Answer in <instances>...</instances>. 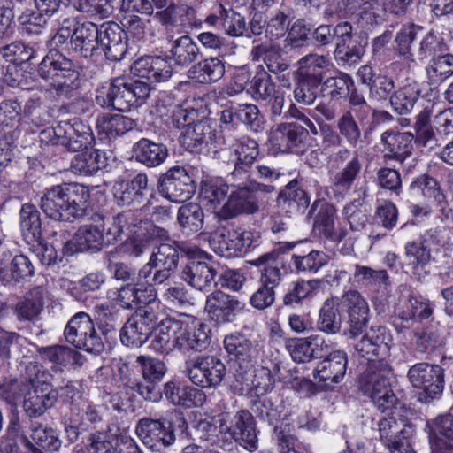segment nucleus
Returning a JSON list of instances; mask_svg holds the SVG:
<instances>
[{"instance_id": "obj_1", "label": "nucleus", "mask_w": 453, "mask_h": 453, "mask_svg": "<svg viewBox=\"0 0 453 453\" xmlns=\"http://www.w3.org/2000/svg\"><path fill=\"white\" fill-rule=\"evenodd\" d=\"M88 188L77 183H65L47 189L41 197V209L57 221H73L82 217L89 200Z\"/></svg>"}, {"instance_id": "obj_2", "label": "nucleus", "mask_w": 453, "mask_h": 453, "mask_svg": "<svg viewBox=\"0 0 453 453\" xmlns=\"http://www.w3.org/2000/svg\"><path fill=\"white\" fill-rule=\"evenodd\" d=\"M168 418L139 419L135 433L142 442L155 452H163L176 441V432L185 433L188 423L182 412L173 410Z\"/></svg>"}, {"instance_id": "obj_3", "label": "nucleus", "mask_w": 453, "mask_h": 453, "mask_svg": "<svg viewBox=\"0 0 453 453\" xmlns=\"http://www.w3.org/2000/svg\"><path fill=\"white\" fill-rule=\"evenodd\" d=\"M391 368L386 361L370 364L361 374L359 388L382 412L395 407L397 398L392 391L388 375Z\"/></svg>"}, {"instance_id": "obj_4", "label": "nucleus", "mask_w": 453, "mask_h": 453, "mask_svg": "<svg viewBox=\"0 0 453 453\" xmlns=\"http://www.w3.org/2000/svg\"><path fill=\"white\" fill-rule=\"evenodd\" d=\"M333 162L340 166L346 162L345 166L333 173L330 177L326 195L336 200H342L351 189L357 178L362 163L357 152H351L348 149H340L333 157Z\"/></svg>"}, {"instance_id": "obj_5", "label": "nucleus", "mask_w": 453, "mask_h": 453, "mask_svg": "<svg viewBox=\"0 0 453 453\" xmlns=\"http://www.w3.org/2000/svg\"><path fill=\"white\" fill-rule=\"evenodd\" d=\"M65 340L79 349L99 354L104 342L88 314L79 312L73 316L65 328Z\"/></svg>"}, {"instance_id": "obj_6", "label": "nucleus", "mask_w": 453, "mask_h": 453, "mask_svg": "<svg viewBox=\"0 0 453 453\" xmlns=\"http://www.w3.org/2000/svg\"><path fill=\"white\" fill-rule=\"evenodd\" d=\"M131 73L143 80H135L133 84L125 81L124 77L113 78L111 85H149V83L166 82L173 74V67L161 57L143 56L131 66Z\"/></svg>"}, {"instance_id": "obj_7", "label": "nucleus", "mask_w": 453, "mask_h": 453, "mask_svg": "<svg viewBox=\"0 0 453 453\" xmlns=\"http://www.w3.org/2000/svg\"><path fill=\"white\" fill-rule=\"evenodd\" d=\"M190 381L203 388L219 386L226 376V369L215 356H199L187 363Z\"/></svg>"}, {"instance_id": "obj_8", "label": "nucleus", "mask_w": 453, "mask_h": 453, "mask_svg": "<svg viewBox=\"0 0 453 453\" xmlns=\"http://www.w3.org/2000/svg\"><path fill=\"white\" fill-rule=\"evenodd\" d=\"M407 377L414 388L423 390L425 402L437 398L443 391L444 371L440 365L416 364L409 369Z\"/></svg>"}, {"instance_id": "obj_9", "label": "nucleus", "mask_w": 453, "mask_h": 453, "mask_svg": "<svg viewBox=\"0 0 453 453\" xmlns=\"http://www.w3.org/2000/svg\"><path fill=\"white\" fill-rule=\"evenodd\" d=\"M157 315L149 309L136 311L120 330V341L127 347L142 346L156 328Z\"/></svg>"}, {"instance_id": "obj_10", "label": "nucleus", "mask_w": 453, "mask_h": 453, "mask_svg": "<svg viewBox=\"0 0 453 453\" xmlns=\"http://www.w3.org/2000/svg\"><path fill=\"white\" fill-rule=\"evenodd\" d=\"M159 194L173 203H183L190 199L196 192L192 178L183 167H173L161 178Z\"/></svg>"}, {"instance_id": "obj_11", "label": "nucleus", "mask_w": 453, "mask_h": 453, "mask_svg": "<svg viewBox=\"0 0 453 453\" xmlns=\"http://www.w3.org/2000/svg\"><path fill=\"white\" fill-rule=\"evenodd\" d=\"M391 342V334L385 326H372L355 344V349L371 364L379 363L389 355Z\"/></svg>"}, {"instance_id": "obj_12", "label": "nucleus", "mask_w": 453, "mask_h": 453, "mask_svg": "<svg viewBox=\"0 0 453 453\" xmlns=\"http://www.w3.org/2000/svg\"><path fill=\"white\" fill-rule=\"evenodd\" d=\"M71 60L59 54L50 52L40 63L38 73L50 85H72L79 78V72L73 68Z\"/></svg>"}, {"instance_id": "obj_13", "label": "nucleus", "mask_w": 453, "mask_h": 453, "mask_svg": "<svg viewBox=\"0 0 453 453\" xmlns=\"http://www.w3.org/2000/svg\"><path fill=\"white\" fill-rule=\"evenodd\" d=\"M342 310L348 313L349 333L353 336L360 334L366 328L370 309L365 297L356 289H349L338 297Z\"/></svg>"}, {"instance_id": "obj_14", "label": "nucleus", "mask_w": 453, "mask_h": 453, "mask_svg": "<svg viewBox=\"0 0 453 453\" xmlns=\"http://www.w3.org/2000/svg\"><path fill=\"white\" fill-rule=\"evenodd\" d=\"M173 121L177 127H185L182 143L192 152L197 151L203 144H207L214 138V132L208 120L191 124L186 110H179L173 114Z\"/></svg>"}, {"instance_id": "obj_15", "label": "nucleus", "mask_w": 453, "mask_h": 453, "mask_svg": "<svg viewBox=\"0 0 453 453\" xmlns=\"http://www.w3.org/2000/svg\"><path fill=\"white\" fill-rule=\"evenodd\" d=\"M244 307L245 304L236 296L216 290L207 296L204 309L211 319L225 324L232 322Z\"/></svg>"}, {"instance_id": "obj_16", "label": "nucleus", "mask_w": 453, "mask_h": 453, "mask_svg": "<svg viewBox=\"0 0 453 453\" xmlns=\"http://www.w3.org/2000/svg\"><path fill=\"white\" fill-rule=\"evenodd\" d=\"M98 49L111 61L121 60L127 50V37L116 22L108 21L99 26Z\"/></svg>"}, {"instance_id": "obj_17", "label": "nucleus", "mask_w": 453, "mask_h": 453, "mask_svg": "<svg viewBox=\"0 0 453 453\" xmlns=\"http://www.w3.org/2000/svg\"><path fill=\"white\" fill-rule=\"evenodd\" d=\"M308 131L296 123H283L270 134L272 145L281 153H299L304 148Z\"/></svg>"}, {"instance_id": "obj_18", "label": "nucleus", "mask_w": 453, "mask_h": 453, "mask_svg": "<svg viewBox=\"0 0 453 453\" xmlns=\"http://www.w3.org/2000/svg\"><path fill=\"white\" fill-rule=\"evenodd\" d=\"M286 349L296 363H308L323 358L329 352L328 342L320 335L293 338L286 342Z\"/></svg>"}, {"instance_id": "obj_19", "label": "nucleus", "mask_w": 453, "mask_h": 453, "mask_svg": "<svg viewBox=\"0 0 453 453\" xmlns=\"http://www.w3.org/2000/svg\"><path fill=\"white\" fill-rule=\"evenodd\" d=\"M224 347L229 356L234 360L235 376L243 379L252 367V357L255 348L252 342L240 332L226 335L224 339Z\"/></svg>"}, {"instance_id": "obj_20", "label": "nucleus", "mask_w": 453, "mask_h": 453, "mask_svg": "<svg viewBox=\"0 0 453 453\" xmlns=\"http://www.w3.org/2000/svg\"><path fill=\"white\" fill-rule=\"evenodd\" d=\"M405 260L403 265L406 273L411 274L418 280H421L427 274L426 266L431 261V249L425 240L418 238L406 242L404 246Z\"/></svg>"}, {"instance_id": "obj_21", "label": "nucleus", "mask_w": 453, "mask_h": 453, "mask_svg": "<svg viewBox=\"0 0 453 453\" xmlns=\"http://www.w3.org/2000/svg\"><path fill=\"white\" fill-rule=\"evenodd\" d=\"M348 355L343 350H334L324 357L313 370V377L329 386L340 382L346 374Z\"/></svg>"}, {"instance_id": "obj_22", "label": "nucleus", "mask_w": 453, "mask_h": 453, "mask_svg": "<svg viewBox=\"0 0 453 453\" xmlns=\"http://www.w3.org/2000/svg\"><path fill=\"white\" fill-rule=\"evenodd\" d=\"M230 185L234 189L221 209L220 216L223 219H231L243 213L252 214L258 210L250 186H242V182Z\"/></svg>"}, {"instance_id": "obj_23", "label": "nucleus", "mask_w": 453, "mask_h": 453, "mask_svg": "<svg viewBox=\"0 0 453 453\" xmlns=\"http://www.w3.org/2000/svg\"><path fill=\"white\" fill-rule=\"evenodd\" d=\"M104 244L103 229L96 225H85L81 226L73 240L66 241L63 244L65 255H73L75 252H97Z\"/></svg>"}, {"instance_id": "obj_24", "label": "nucleus", "mask_w": 453, "mask_h": 453, "mask_svg": "<svg viewBox=\"0 0 453 453\" xmlns=\"http://www.w3.org/2000/svg\"><path fill=\"white\" fill-rule=\"evenodd\" d=\"M150 191L148 177L144 173H138L132 180L119 181L113 186L114 200L119 206L138 205Z\"/></svg>"}, {"instance_id": "obj_25", "label": "nucleus", "mask_w": 453, "mask_h": 453, "mask_svg": "<svg viewBox=\"0 0 453 453\" xmlns=\"http://www.w3.org/2000/svg\"><path fill=\"white\" fill-rule=\"evenodd\" d=\"M209 334L208 326L202 322L180 320L179 350L183 353L205 350L210 344Z\"/></svg>"}, {"instance_id": "obj_26", "label": "nucleus", "mask_w": 453, "mask_h": 453, "mask_svg": "<svg viewBox=\"0 0 453 453\" xmlns=\"http://www.w3.org/2000/svg\"><path fill=\"white\" fill-rule=\"evenodd\" d=\"M335 207L323 199L314 201L309 211V215L313 218L314 228L319 234L333 242H340L344 234L335 228Z\"/></svg>"}, {"instance_id": "obj_27", "label": "nucleus", "mask_w": 453, "mask_h": 453, "mask_svg": "<svg viewBox=\"0 0 453 453\" xmlns=\"http://www.w3.org/2000/svg\"><path fill=\"white\" fill-rule=\"evenodd\" d=\"M233 439L250 451L257 449L256 423L252 414L247 410L235 413L231 425L226 428Z\"/></svg>"}, {"instance_id": "obj_28", "label": "nucleus", "mask_w": 453, "mask_h": 453, "mask_svg": "<svg viewBox=\"0 0 453 453\" xmlns=\"http://www.w3.org/2000/svg\"><path fill=\"white\" fill-rule=\"evenodd\" d=\"M217 270L203 261H189L181 269L180 278L187 284L200 291H208L215 285Z\"/></svg>"}, {"instance_id": "obj_29", "label": "nucleus", "mask_w": 453, "mask_h": 453, "mask_svg": "<svg viewBox=\"0 0 453 453\" xmlns=\"http://www.w3.org/2000/svg\"><path fill=\"white\" fill-rule=\"evenodd\" d=\"M378 426L380 440L388 449L400 443L403 439L410 440L414 433L411 424L403 418H397L395 415L380 419Z\"/></svg>"}, {"instance_id": "obj_30", "label": "nucleus", "mask_w": 453, "mask_h": 453, "mask_svg": "<svg viewBox=\"0 0 453 453\" xmlns=\"http://www.w3.org/2000/svg\"><path fill=\"white\" fill-rule=\"evenodd\" d=\"M99 26L86 21L78 24L73 29L70 41L73 50L83 58L92 57L98 50Z\"/></svg>"}, {"instance_id": "obj_31", "label": "nucleus", "mask_w": 453, "mask_h": 453, "mask_svg": "<svg viewBox=\"0 0 453 453\" xmlns=\"http://www.w3.org/2000/svg\"><path fill=\"white\" fill-rule=\"evenodd\" d=\"M180 320L166 318L156 326L151 348L161 354H169L174 349L179 350Z\"/></svg>"}, {"instance_id": "obj_32", "label": "nucleus", "mask_w": 453, "mask_h": 453, "mask_svg": "<svg viewBox=\"0 0 453 453\" xmlns=\"http://www.w3.org/2000/svg\"><path fill=\"white\" fill-rule=\"evenodd\" d=\"M58 399V391L52 386L29 388L24 395L23 407L30 417L42 416Z\"/></svg>"}, {"instance_id": "obj_33", "label": "nucleus", "mask_w": 453, "mask_h": 453, "mask_svg": "<svg viewBox=\"0 0 453 453\" xmlns=\"http://www.w3.org/2000/svg\"><path fill=\"white\" fill-rule=\"evenodd\" d=\"M299 68L297 71L305 72L313 74L314 77H324V85H337L338 76H333L331 72L326 68L327 60L324 56L319 55H307L302 58L299 61ZM340 83L343 85L353 84L351 78L345 73H340Z\"/></svg>"}, {"instance_id": "obj_34", "label": "nucleus", "mask_w": 453, "mask_h": 453, "mask_svg": "<svg viewBox=\"0 0 453 453\" xmlns=\"http://www.w3.org/2000/svg\"><path fill=\"white\" fill-rule=\"evenodd\" d=\"M164 395L172 404L186 408L202 405L205 401V395L201 389L191 386L180 387L175 381L165 384Z\"/></svg>"}, {"instance_id": "obj_35", "label": "nucleus", "mask_w": 453, "mask_h": 453, "mask_svg": "<svg viewBox=\"0 0 453 453\" xmlns=\"http://www.w3.org/2000/svg\"><path fill=\"white\" fill-rule=\"evenodd\" d=\"M413 135L409 132L385 131L381 134V142L386 156L399 162H403L411 155Z\"/></svg>"}, {"instance_id": "obj_36", "label": "nucleus", "mask_w": 453, "mask_h": 453, "mask_svg": "<svg viewBox=\"0 0 453 453\" xmlns=\"http://www.w3.org/2000/svg\"><path fill=\"white\" fill-rule=\"evenodd\" d=\"M250 264L260 268L259 283L275 288L281 281L283 263L274 252L265 253Z\"/></svg>"}, {"instance_id": "obj_37", "label": "nucleus", "mask_w": 453, "mask_h": 453, "mask_svg": "<svg viewBox=\"0 0 453 453\" xmlns=\"http://www.w3.org/2000/svg\"><path fill=\"white\" fill-rule=\"evenodd\" d=\"M277 203L280 211L287 214L303 212L310 204V196L299 187L298 181L293 180L280 191Z\"/></svg>"}, {"instance_id": "obj_38", "label": "nucleus", "mask_w": 453, "mask_h": 453, "mask_svg": "<svg viewBox=\"0 0 453 453\" xmlns=\"http://www.w3.org/2000/svg\"><path fill=\"white\" fill-rule=\"evenodd\" d=\"M134 127V122L131 119L119 113H104L96 119V129L101 139H115Z\"/></svg>"}, {"instance_id": "obj_39", "label": "nucleus", "mask_w": 453, "mask_h": 453, "mask_svg": "<svg viewBox=\"0 0 453 453\" xmlns=\"http://www.w3.org/2000/svg\"><path fill=\"white\" fill-rule=\"evenodd\" d=\"M106 165L105 152L99 150H86L73 157L70 168L75 174L92 175Z\"/></svg>"}, {"instance_id": "obj_40", "label": "nucleus", "mask_w": 453, "mask_h": 453, "mask_svg": "<svg viewBox=\"0 0 453 453\" xmlns=\"http://www.w3.org/2000/svg\"><path fill=\"white\" fill-rule=\"evenodd\" d=\"M134 153L138 162L148 167H155L165 162L168 156V150L161 142L142 138L134 145Z\"/></svg>"}, {"instance_id": "obj_41", "label": "nucleus", "mask_w": 453, "mask_h": 453, "mask_svg": "<svg viewBox=\"0 0 453 453\" xmlns=\"http://www.w3.org/2000/svg\"><path fill=\"white\" fill-rule=\"evenodd\" d=\"M63 123L69 126L73 132L63 136L62 146L70 151H79L92 145L94 135L89 126L76 118L71 120H65Z\"/></svg>"}, {"instance_id": "obj_42", "label": "nucleus", "mask_w": 453, "mask_h": 453, "mask_svg": "<svg viewBox=\"0 0 453 453\" xmlns=\"http://www.w3.org/2000/svg\"><path fill=\"white\" fill-rule=\"evenodd\" d=\"M169 58L180 66H188L200 57V50L194 40L188 35L171 41Z\"/></svg>"}, {"instance_id": "obj_43", "label": "nucleus", "mask_w": 453, "mask_h": 453, "mask_svg": "<svg viewBox=\"0 0 453 453\" xmlns=\"http://www.w3.org/2000/svg\"><path fill=\"white\" fill-rule=\"evenodd\" d=\"M340 308L338 296H331L324 301L317 322L318 329L320 332L326 334H336L341 331Z\"/></svg>"}, {"instance_id": "obj_44", "label": "nucleus", "mask_w": 453, "mask_h": 453, "mask_svg": "<svg viewBox=\"0 0 453 453\" xmlns=\"http://www.w3.org/2000/svg\"><path fill=\"white\" fill-rule=\"evenodd\" d=\"M20 229L28 243L39 242L42 239V221L39 211L30 203L23 204L20 210Z\"/></svg>"}, {"instance_id": "obj_45", "label": "nucleus", "mask_w": 453, "mask_h": 453, "mask_svg": "<svg viewBox=\"0 0 453 453\" xmlns=\"http://www.w3.org/2000/svg\"><path fill=\"white\" fill-rule=\"evenodd\" d=\"M234 227H219L212 233L209 242L213 251L220 257L230 258L241 257L236 242L233 236Z\"/></svg>"}, {"instance_id": "obj_46", "label": "nucleus", "mask_w": 453, "mask_h": 453, "mask_svg": "<svg viewBox=\"0 0 453 453\" xmlns=\"http://www.w3.org/2000/svg\"><path fill=\"white\" fill-rule=\"evenodd\" d=\"M142 211H126L113 218L114 238L121 234L142 237V225L146 220L142 219Z\"/></svg>"}, {"instance_id": "obj_47", "label": "nucleus", "mask_w": 453, "mask_h": 453, "mask_svg": "<svg viewBox=\"0 0 453 453\" xmlns=\"http://www.w3.org/2000/svg\"><path fill=\"white\" fill-rule=\"evenodd\" d=\"M352 276L354 282L360 288H365L371 291H375L381 286L389 285V276L383 269L375 270L370 266L355 265Z\"/></svg>"}, {"instance_id": "obj_48", "label": "nucleus", "mask_w": 453, "mask_h": 453, "mask_svg": "<svg viewBox=\"0 0 453 453\" xmlns=\"http://www.w3.org/2000/svg\"><path fill=\"white\" fill-rule=\"evenodd\" d=\"M349 33L344 38H340L336 42L334 55L342 64L353 65L357 63L365 53V44L362 41L352 39V25L349 23Z\"/></svg>"}, {"instance_id": "obj_49", "label": "nucleus", "mask_w": 453, "mask_h": 453, "mask_svg": "<svg viewBox=\"0 0 453 453\" xmlns=\"http://www.w3.org/2000/svg\"><path fill=\"white\" fill-rule=\"evenodd\" d=\"M203 211L198 203L183 204L178 210L177 221L186 234L200 231L203 226Z\"/></svg>"}, {"instance_id": "obj_50", "label": "nucleus", "mask_w": 453, "mask_h": 453, "mask_svg": "<svg viewBox=\"0 0 453 453\" xmlns=\"http://www.w3.org/2000/svg\"><path fill=\"white\" fill-rule=\"evenodd\" d=\"M29 429L31 440H28L42 451L55 452L61 447L62 441L53 429L37 421L32 422Z\"/></svg>"}, {"instance_id": "obj_51", "label": "nucleus", "mask_w": 453, "mask_h": 453, "mask_svg": "<svg viewBox=\"0 0 453 453\" xmlns=\"http://www.w3.org/2000/svg\"><path fill=\"white\" fill-rule=\"evenodd\" d=\"M229 190L228 184L220 179L205 178L201 182V200L216 209L225 201Z\"/></svg>"}, {"instance_id": "obj_52", "label": "nucleus", "mask_w": 453, "mask_h": 453, "mask_svg": "<svg viewBox=\"0 0 453 453\" xmlns=\"http://www.w3.org/2000/svg\"><path fill=\"white\" fill-rule=\"evenodd\" d=\"M319 291V282L314 280H297L289 285L283 297V303L288 306L298 305L303 300Z\"/></svg>"}, {"instance_id": "obj_53", "label": "nucleus", "mask_w": 453, "mask_h": 453, "mask_svg": "<svg viewBox=\"0 0 453 453\" xmlns=\"http://www.w3.org/2000/svg\"><path fill=\"white\" fill-rule=\"evenodd\" d=\"M43 305V289L35 288L18 303V316L21 319L32 320L41 313Z\"/></svg>"}, {"instance_id": "obj_54", "label": "nucleus", "mask_w": 453, "mask_h": 453, "mask_svg": "<svg viewBox=\"0 0 453 453\" xmlns=\"http://www.w3.org/2000/svg\"><path fill=\"white\" fill-rule=\"evenodd\" d=\"M292 262L297 273H316L328 263V257L323 251L311 250L306 255L294 254Z\"/></svg>"}, {"instance_id": "obj_55", "label": "nucleus", "mask_w": 453, "mask_h": 453, "mask_svg": "<svg viewBox=\"0 0 453 453\" xmlns=\"http://www.w3.org/2000/svg\"><path fill=\"white\" fill-rule=\"evenodd\" d=\"M239 377L242 380H245L246 388H243V393L250 391L257 396L264 395L273 388L274 379L271 371L267 367L260 366L253 372L251 383H248L249 379ZM243 383V381H242Z\"/></svg>"}, {"instance_id": "obj_56", "label": "nucleus", "mask_w": 453, "mask_h": 453, "mask_svg": "<svg viewBox=\"0 0 453 453\" xmlns=\"http://www.w3.org/2000/svg\"><path fill=\"white\" fill-rule=\"evenodd\" d=\"M230 154L234 158L233 162H238L244 165L251 166L258 155L257 143L256 141L242 137L231 144Z\"/></svg>"}, {"instance_id": "obj_57", "label": "nucleus", "mask_w": 453, "mask_h": 453, "mask_svg": "<svg viewBox=\"0 0 453 453\" xmlns=\"http://www.w3.org/2000/svg\"><path fill=\"white\" fill-rule=\"evenodd\" d=\"M0 55L7 62L19 65L34 58L35 50L21 41H15L1 45Z\"/></svg>"}, {"instance_id": "obj_58", "label": "nucleus", "mask_w": 453, "mask_h": 453, "mask_svg": "<svg viewBox=\"0 0 453 453\" xmlns=\"http://www.w3.org/2000/svg\"><path fill=\"white\" fill-rule=\"evenodd\" d=\"M151 264L156 267H164L176 270L179 263V251L177 248L169 243H161L155 247L150 257Z\"/></svg>"}, {"instance_id": "obj_59", "label": "nucleus", "mask_w": 453, "mask_h": 453, "mask_svg": "<svg viewBox=\"0 0 453 453\" xmlns=\"http://www.w3.org/2000/svg\"><path fill=\"white\" fill-rule=\"evenodd\" d=\"M349 22L342 21L337 25H320L312 33V38L321 45H327L340 38L347 36Z\"/></svg>"}, {"instance_id": "obj_60", "label": "nucleus", "mask_w": 453, "mask_h": 453, "mask_svg": "<svg viewBox=\"0 0 453 453\" xmlns=\"http://www.w3.org/2000/svg\"><path fill=\"white\" fill-rule=\"evenodd\" d=\"M221 26L230 36H242L248 32L243 16L233 9H226L220 4Z\"/></svg>"}, {"instance_id": "obj_61", "label": "nucleus", "mask_w": 453, "mask_h": 453, "mask_svg": "<svg viewBox=\"0 0 453 453\" xmlns=\"http://www.w3.org/2000/svg\"><path fill=\"white\" fill-rule=\"evenodd\" d=\"M410 188L413 192H421L425 197L433 200L437 204H441L444 201L445 196L439 182L428 175L417 178L411 182Z\"/></svg>"}, {"instance_id": "obj_62", "label": "nucleus", "mask_w": 453, "mask_h": 453, "mask_svg": "<svg viewBox=\"0 0 453 453\" xmlns=\"http://www.w3.org/2000/svg\"><path fill=\"white\" fill-rule=\"evenodd\" d=\"M38 354L42 360L51 363L54 370H57V367L65 366L73 357V350L61 345L40 348Z\"/></svg>"}, {"instance_id": "obj_63", "label": "nucleus", "mask_w": 453, "mask_h": 453, "mask_svg": "<svg viewBox=\"0 0 453 453\" xmlns=\"http://www.w3.org/2000/svg\"><path fill=\"white\" fill-rule=\"evenodd\" d=\"M290 24L289 13L282 10L273 12L266 19L265 35L270 40L279 39L286 35Z\"/></svg>"}, {"instance_id": "obj_64", "label": "nucleus", "mask_w": 453, "mask_h": 453, "mask_svg": "<svg viewBox=\"0 0 453 453\" xmlns=\"http://www.w3.org/2000/svg\"><path fill=\"white\" fill-rule=\"evenodd\" d=\"M136 363L141 367L144 380L160 381L166 372L165 363L150 356H139Z\"/></svg>"}]
</instances>
